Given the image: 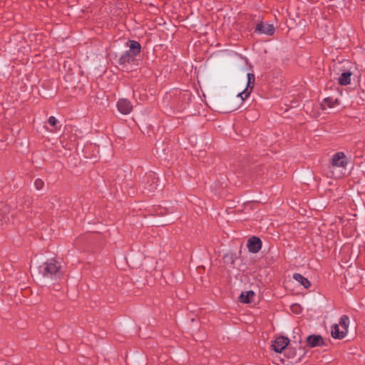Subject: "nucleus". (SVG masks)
<instances>
[{"mask_svg":"<svg viewBox=\"0 0 365 365\" xmlns=\"http://www.w3.org/2000/svg\"><path fill=\"white\" fill-rule=\"evenodd\" d=\"M0 207H3L2 205H0ZM6 220H9V216L6 215L5 211L1 210V207H0V225H2L3 222H6Z\"/></svg>","mask_w":365,"mask_h":365,"instance_id":"nucleus-19","label":"nucleus"},{"mask_svg":"<svg viewBox=\"0 0 365 365\" xmlns=\"http://www.w3.org/2000/svg\"><path fill=\"white\" fill-rule=\"evenodd\" d=\"M289 343V339L284 336L277 337L272 344L274 351L277 353H281Z\"/></svg>","mask_w":365,"mask_h":365,"instance_id":"nucleus-5","label":"nucleus"},{"mask_svg":"<svg viewBox=\"0 0 365 365\" xmlns=\"http://www.w3.org/2000/svg\"><path fill=\"white\" fill-rule=\"evenodd\" d=\"M33 273L38 278L42 277L56 280L61 276V265L57 261L51 259L38 267H34Z\"/></svg>","mask_w":365,"mask_h":365,"instance_id":"nucleus-1","label":"nucleus"},{"mask_svg":"<svg viewBox=\"0 0 365 365\" xmlns=\"http://www.w3.org/2000/svg\"><path fill=\"white\" fill-rule=\"evenodd\" d=\"M291 309L293 312L298 314L301 312V307L297 304H294L291 306Z\"/></svg>","mask_w":365,"mask_h":365,"instance_id":"nucleus-22","label":"nucleus"},{"mask_svg":"<svg viewBox=\"0 0 365 365\" xmlns=\"http://www.w3.org/2000/svg\"><path fill=\"white\" fill-rule=\"evenodd\" d=\"M250 91H247V88H246L244 91L239 93L237 96L240 97L241 99L243 101L246 99L250 96Z\"/></svg>","mask_w":365,"mask_h":365,"instance_id":"nucleus-20","label":"nucleus"},{"mask_svg":"<svg viewBox=\"0 0 365 365\" xmlns=\"http://www.w3.org/2000/svg\"><path fill=\"white\" fill-rule=\"evenodd\" d=\"M331 336L334 339H343L346 336V331H339V325L334 324L331 326Z\"/></svg>","mask_w":365,"mask_h":365,"instance_id":"nucleus-11","label":"nucleus"},{"mask_svg":"<svg viewBox=\"0 0 365 365\" xmlns=\"http://www.w3.org/2000/svg\"><path fill=\"white\" fill-rule=\"evenodd\" d=\"M135 56V54L130 53L128 50L120 57L119 63L122 65L133 61Z\"/></svg>","mask_w":365,"mask_h":365,"instance_id":"nucleus-13","label":"nucleus"},{"mask_svg":"<svg viewBox=\"0 0 365 365\" xmlns=\"http://www.w3.org/2000/svg\"><path fill=\"white\" fill-rule=\"evenodd\" d=\"M304 354L305 351L302 347H299L298 350L295 348L289 347L286 350V356L289 360V363L292 364L299 363Z\"/></svg>","mask_w":365,"mask_h":365,"instance_id":"nucleus-4","label":"nucleus"},{"mask_svg":"<svg viewBox=\"0 0 365 365\" xmlns=\"http://www.w3.org/2000/svg\"><path fill=\"white\" fill-rule=\"evenodd\" d=\"M130 53L135 55L138 54L140 51V44L135 41H130Z\"/></svg>","mask_w":365,"mask_h":365,"instance_id":"nucleus-15","label":"nucleus"},{"mask_svg":"<svg viewBox=\"0 0 365 365\" xmlns=\"http://www.w3.org/2000/svg\"><path fill=\"white\" fill-rule=\"evenodd\" d=\"M349 324V317L346 315H343L340 318L339 324L342 327L344 331H346V334L348 331V327Z\"/></svg>","mask_w":365,"mask_h":365,"instance_id":"nucleus-16","label":"nucleus"},{"mask_svg":"<svg viewBox=\"0 0 365 365\" xmlns=\"http://www.w3.org/2000/svg\"><path fill=\"white\" fill-rule=\"evenodd\" d=\"M48 123L50 125L53 126V127H55L56 126L57 123H58V120L53 117V116H51L49 118H48Z\"/></svg>","mask_w":365,"mask_h":365,"instance_id":"nucleus-23","label":"nucleus"},{"mask_svg":"<svg viewBox=\"0 0 365 365\" xmlns=\"http://www.w3.org/2000/svg\"><path fill=\"white\" fill-rule=\"evenodd\" d=\"M347 165L346 155L342 152H339L333 155L331 164L329 166L327 176L334 178H340L344 175L342 170L338 169H345Z\"/></svg>","mask_w":365,"mask_h":365,"instance_id":"nucleus-2","label":"nucleus"},{"mask_svg":"<svg viewBox=\"0 0 365 365\" xmlns=\"http://www.w3.org/2000/svg\"><path fill=\"white\" fill-rule=\"evenodd\" d=\"M224 259L225 261L227 262V263H230V264H233L234 263V259H233V257L232 255H225L224 257Z\"/></svg>","mask_w":365,"mask_h":365,"instance_id":"nucleus-24","label":"nucleus"},{"mask_svg":"<svg viewBox=\"0 0 365 365\" xmlns=\"http://www.w3.org/2000/svg\"><path fill=\"white\" fill-rule=\"evenodd\" d=\"M293 278L297 282H299L305 289H308L311 286L310 282L301 274L295 273L293 275Z\"/></svg>","mask_w":365,"mask_h":365,"instance_id":"nucleus-14","label":"nucleus"},{"mask_svg":"<svg viewBox=\"0 0 365 365\" xmlns=\"http://www.w3.org/2000/svg\"><path fill=\"white\" fill-rule=\"evenodd\" d=\"M255 292L252 290L247 291L245 292H242L241 294L239 296V301L242 303H250L253 297L255 296Z\"/></svg>","mask_w":365,"mask_h":365,"instance_id":"nucleus-12","label":"nucleus"},{"mask_svg":"<svg viewBox=\"0 0 365 365\" xmlns=\"http://www.w3.org/2000/svg\"><path fill=\"white\" fill-rule=\"evenodd\" d=\"M307 342L310 347L320 346L324 344V341L322 336L315 334L307 336Z\"/></svg>","mask_w":365,"mask_h":365,"instance_id":"nucleus-9","label":"nucleus"},{"mask_svg":"<svg viewBox=\"0 0 365 365\" xmlns=\"http://www.w3.org/2000/svg\"><path fill=\"white\" fill-rule=\"evenodd\" d=\"M352 73L351 71L343 72L338 78V83L341 86L349 85L351 82V76Z\"/></svg>","mask_w":365,"mask_h":365,"instance_id":"nucleus-10","label":"nucleus"},{"mask_svg":"<svg viewBox=\"0 0 365 365\" xmlns=\"http://www.w3.org/2000/svg\"><path fill=\"white\" fill-rule=\"evenodd\" d=\"M44 183L41 179H36L34 182V185L36 190H39L43 186Z\"/></svg>","mask_w":365,"mask_h":365,"instance_id":"nucleus-21","label":"nucleus"},{"mask_svg":"<svg viewBox=\"0 0 365 365\" xmlns=\"http://www.w3.org/2000/svg\"><path fill=\"white\" fill-rule=\"evenodd\" d=\"M247 91L251 92V91L255 85V75L253 73H247Z\"/></svg>","mask_w":365,"mask_h":365,"instance_id":"nucleus-18","label":"nucleus"},{"mask_svg":"<svg viewBox=\"0 0 365 365\" xmlns=\"http://www.w3.org/2000/svg\"><path fill=\"white\" fill-rule=\"evenodd\" d=\"M116 106L118 111L124 115L129 114L133 110V106L130 102L125 98L120 99Z\"/></svg>","mask_w":365,"mask_h":365,"instance_id":"nucleus-7","label":"nucleus"},{"mask_svg":"<svg viewBox=\"0 0 365 365\" xmlns=\"http://www.w3.org/2000/svg\"><path fill=\"white\" fill-rule=\"evenodd\" d=\"M159 178L153 173L145 175L143 178V189L145 192L152 193L156 190H161L163 186L158 183Z\"/></svg>","mask_w":365,"mask_h":365,"instance_id":"nucleus-3","label":"nucleus"},{"mask_svg":"<svg viewBox=\"0 0 365 365\" xmlns=\"http://www.w3.org/2000/svg\"><path fill=\"white\" fill-rule=\"evenodd\" d=\"M255 31L260 34L272 36L274 32V27L272 24L259 23L255 27Z\"/></svg>","mask_w":365,"mask_h":365,"instance_id":"nucleus-8","label":"nucleus"},{"mask_svg":"<svg viewBox=\"0 0 365 365\" xmlns=\"http://www.w3.org/2000/svg\"><path fill=\"white\" fill-rule=\"evenodd\" d=\"M335 104H339V100L337 98L333 99V98H326L323 101V106H327L329 108H333Z\"/></svg>","mask_w":365,"mask_h":365,"instance_id":"nucleus-17","label":"nucleus"},{"mask_svg":"<svg viewBox=\"0 0 365 365\" xmlns=\"http://www.w3.org/2000/svg\"><path fill=\"white\" fill-rule=\"evenodd\" d=\"M262 247V241L257 237L253 236L247 241V248L252 253H257Z\"/></svg>","mask_w":365,"mask_h":365,"instance_id":"nucleus-6","label":"nucleus"}]
</instances>
